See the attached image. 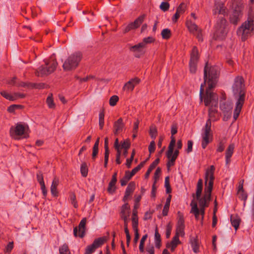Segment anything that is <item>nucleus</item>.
<instances>
[{
	"mask_svg": "<svg viewBox=\"0 0 254 254\" xmlns=\"http://www.w3.org/2000/svg\"><path fill=\"white\" fill-rule=\"evenodd\" d=\"M215 167L213 165H211L209 168L206 170L205 175V184L204 194L202 197H199L196 198L198 201V207L197 204L194 200H192L190 204L191 209L190 213L194 215L196 220H198L199 215L201 216V222L204 219L205 214V209L209 205V202L211 199V194L213 189V181L214 180V173Z\"/></svg>",
	"mask_w": 254,
	"mask_h": 254,
	"instance_id": "nucleus-1",
	"label": "nucleus"
},
{
	"mask_svg": "<svg viewBox=\"0 0 254 254\" xmlns=\"http://www.w3.org/2000/svg\"><path fill=\"white\" fill-rule=\"evenodd\" d=\"M218 77L217 68L216 67H208L207 65H206L204 68V83H206L208 85L204 99L206 106H210L212 104H217L218 98L216 94L211 91V90L216 86Z\"/></svg>",
	"mask_w": 254,
	"mask_h": 254,
	"instance_id": "nucleus-2",
	"label": "nucleus"
},
{
	"mask_svg": "<svg viewBox=\"0 0 254 254\" xmlns=\"http://www.w3.org/2000/svg\"><path fill=\"white\" fill-rule=\"evenodd\" d=\"M232 90L234 95L239 96L233 115L234 121H236L239 116L245 101V84L242 76H238L235 77Z\"/></svg>",
	"mask_w": 254,
	"mask_h": 254,
	"instance_id": "nucleus-3",
	"label": "nucleus"
},
{
	"mask_svg": "<svg viewBox=\"0 0 254 254\" xmlns=\"http://www.w3.org/2000/svg\"><path fill=\"white\" fill-rule=\"evenodd\" d=\"M83 58V54L79 51L75 52L64 60L63 67L64 71H72L79 65Z\"/></svg>",
	"mask_w": 254,
	"mask_h": 254,
	"instance_id": "nucleus-4",
	"label": "nucleus"
},
{
	"mask_svg": "<svg viewBox=\"0 0 254 254\" xmlns=\"http://www.w3.org/2000/svg\"><path fill=\"white\" fill-rule=\"evenodd\" d=\"M28 126L22 123H18L16 124L15 127H10L9 134L10 136L15 139H20L21 137L26 138L28 136Z\"/></svg>",
	"mask_w": 254,
	"mask_h": 254,
	"instance_id": "nucleus-5",
	"label": "nucleus"
},
{
	"mask_svg": "<svg viewBox=\"0 0 254 254\" xmlns=\"http://www.w3.org/2000/svg\"><path fill=\"white\" fill-rule=\"evenodd\" d=\"M58 63L56 60L45 61V65L40 66L36 71L38 76L48 75L53 72L56 69Z\"/></svg>",
	"mask_w": 254,
	"mask_h": 254,
	"instance_id": "nucleus-6",
	"label": "nucleus"
},
{
	"mask_svg": "<svg viewBox=\"0 0 254 254\" xmlns=\"http://www.w3.org/2000/svg\"><path fill=\"white\" fill-rule=\"evenodd\" d=\"M211 121L210 119H208L206 122L205 127L203 129V132L201 134V145L203 149H205L207 145L212 141L213 135L211 131Z\"/></svg>",
	"mask_w": 254,
	"mask_h": 254,
	"instance_id": "nucleus-7",
	"label": "nucleus"
},
{
	"mask_svg": "<svg viewBox=\"0 0 254 254\" xmlns=\"http://www.w3.org/2000/svg\"><path fill=\"white\" fill-rule=\"evenodd\" d=\"M253 20L252 19H248L245 21L241 26L238 29L237 34L241 36L243 41L246 40L247 37L251 32L253 30Z\"/></svg>",
	"mask_w": 254,
	"mask_h": 254,
	"instance_id": "nucleus-8",
	"label": "nucleus"
},
{
	"mask_svg": "<svg viewBox=\"0 0 254 254\" xmlns=\"http://www.w3.org/2000/svg\"><path fill=\"white\" fill-rule=\"evenodd\" d=\"M227 21L225 19H219L215 26V35L219 39H223L227 34Z\"/></svg>",
	"mask_w": 254,
	"mask_h": 254,
	"instance_id": "nucleus-9",
	"label": "nucleus"
},
{
	"mask_svg": "<svg viewBox=\"0 0 254 254\" xmlns=\"http://www.w3.org/2000/svg\"><path fill=\"white\" fill-rule=\"evenodd\" d=\"M243 9V4L240 3L235 7L234 10L230 16V20L232 23L234 24H237L242 16Z\"/></svg>",
	"mask_w": 254,
	"mask_h": 254,
	"instance_id": "nucleus-10",
	"label": "nucleus"
},
{
	"mask_svg": "<svg viewBox=\"0 0 254 254\" xmlns=\"http://www.w3.org/2000/svg\"><path fill=\"white\" fill-rule=\"evenodd\" d=\"M178 222L176 230V236L183 237L185 235V221L184 215L180 211L178 212Z\"/></svg>",
	"mask_w": 254,
	"mask_h": 254,
	"instance_id": "nucleus-11",
	"label": "nucleus"
},
{
	"mask_svg": "<svg viewBox=\"0 0 254 254\" xmlns=\"http://www.w3.org/2000/svg\"><path fill=\"white\" fill-rule=\"evenodd\" d=\"M186 24L189 31L195 35L199 41H202L201 30L191 21H188Z\"/></svg>",
	"mask_w": 254,
	"mask_h": 254,
	"instance_id": "nucleus-12",
	"label": "nucleus"
},
{
	"mask_svg": "<svg viewBox=\"0 0 254 254\" xmlns=\"http://www.w3.org/2000/svg\"><path fill=\"white\" fill-rule=\"evenodd\" d=\"M86 223V219L83 218L80 222L78 227H76L73 229V234L75 237H79L83 238L85 233V225Z\"/></svg>",
	"mask_w": 254,
	"mask_h": 254,
	"instance_id": "nucleus-13",
	"label": "nucleus"
},
{
	"mask_svg": "<svg viewBox=\"0 0 254 254\" xmlns=\"http://www.w3.org/2000/svg\"><path fill=\"white\" fill-rule=\"evenodd\" d=\"M144 17V15L139 16L134 20V22L129 23L126 27L124 29V32L127 33L130 30L137 28L143 22Z\"/></svg>",
	"mask_w": 254,
	"mask_h": 254,
	"instance_id": "nucleus-14",
	"label": "nucleus"
},
{
	"mask_svg": "<svg viewBox=\"0 0 254 254\" xmlns=\"http://www.w3.org/2000/svg\"><path fill=\"white\" fill-rule=\"evenodd\" d=\"M145 48V46L141 42L134 46H131L129 48V50L135 53V57H139L140 54H144V49Z\"/></svg>",
	"mask_w": 254,
	"mask_h": 254,
	"instance_id": "nucleus-15",
	"label": "nucleus"
},
{
	"mask_svg": "<svg viewBox=\"0 0 254 254\" xmlns=\"http://www.w3.org/2000/svg\"><path fill=\"white\" fill-rule=\"evenodd\" d=\"M140 81V80L137 77L131 78L124 85L123 90L127 92L132 91L134 86L139 84Z\"/></svg>",
	"mask_w": 254,
	"mask_h": 254,
	"instance_id": "nucleus-16",
	"label": "nucleus"
},
{
	"mask_svg": "<svg viewBox=\"0 0 254 254\" xmlns=\"http://www.w3.org/2000/svg\"><path fill=\"white\" fill-rule=\"evenodd\" d=\"M175 143L176 139L174 137H172V140H171L168 146V150L166 152V156L168 158V159H171V160L175 162L177 158L178 157L177 156H175L173 154L174 147L175 146Z\"/></svg>",
	"mask_w": 254,
	"mask_h": 254,
	"instance_id": "nucleus-17",
	"label": "nucleus"
},
{
	"mask_svg": "<svg viewBox=\"0 0 254 254\" xmlns=\"http://www.w3.org/2000/svg\"><path fill=\"white\" fill-rule=\"evenodd\" d=\"M135 184L134 182H131L128 185L125 191V195L123 198V201L126 202L128 197L133 193L135 190Z\"/></svg>",
	"mask_w": 254,
	"mask_h": 254,
	"instance_id": "nucleus-18",
	"label": "nucleus"
},
{
	"mask_svg": "<svg viewBox=\"0 0 254 254\" xmlns=\"http://www.w3.org/2000/svg\"><path fill=\"white\" fill-rule=\"evenodd\" d=\"M124 128V124L122 118L119 119L114 125V133L117 135L121 133Z\"/></svg>",
	"mask_w": 254,
	"mask_h": 254,
	"instance_id": "nucleus-19",
	"label": "nucleus"
},
{
	"mask_svg": "<svg viewBox=\"0 0 254 254\" xmlns=\"http://www.w3.org/2000/svg\"><path fill=\"white\" fill-rule=\"evenodd\" d=\"M235 148V144L234 143L230 144L227 148L225 152L226 164L228 165L231 161Z\"/></svg>",
	"mask_w": 254,
	"mask_h": 254,
	"instance_id": "nucleus-20",
	"label": "nucleus"
},
{
	"mask_svg": "<svg viewBox=\"0 0 254 254\" xmlns=\"http://www.w3.org/2000/svg\"><path fill=\"white\" fill-rule=\"evenodd\" d=\"M215 8L213 9V13H222L224 12V3L220 0H215L214 2Z\"/></svg>",
	"mask_w": 254,
	"mask_h": 254,
	"instance_id": "nucleus-21",
	"label": "nucleus"
},
{
	"mask_svg": "<svg viewBox=\"0 0 254 254\" xmlns=\"http://www.w3.org/2000/svg\"><path fill=\"white\" fill-rule=\"evenodd\" d=\"M59 184V180L57 178H54L53 180L51 186V192L54 196H57L58 195V191L57 190V187Z\"/></svg>",
	"mask_w": 254,
	"mask_h": 254,
	"instance_id": "nucleus-22",
	"label": "nucleus"
},
{
	"mask_svg": "<svg viewBox=\"0 0 254 254\" xmlns=\"http://www.w3.org/2000/svg\"><path fill=\"white\" fill-rule=\"evenodd\" d=\"M16 86L23 87L35 88H41L43 87V85H42V84H37L31 83H25L24 82H17Z\"/></svg>",
	"mask_w": 254,
	"mask_h": 254,
	"instance_id": "nucleus-23",
	"label": "nucleus"
},
{
	"mask_svg": "<svg viewBox=\"0 0 254 254\" xmlns=\"http://www.w3.org/2000/svg\"><path fill=\"white\" fill-rule=\"evenodd\" d=\"M130 207L127 203H126L121 208V217H123L125 216H128L129 215L130 213Z\"/></svg>",
	"mask_w": 254,
	"mask_h": 254,
	"instance_id": "nucleus-24",
	"label": "nucleus"
},
{
	"mask_svg": "<svg viewBox=\"0 0 254 254\" xmlns=\"http://www.w3.org/2000/svg\"><path fill=\"white\" fill-rule=\"evenodd\" d=\"M160 159L159 158L156 159L150 165L149 167L148 170L146 172L145 174V179H147L150 174V173L152 172V171L156 167V166L159 163Z\"/></svg>",
	"mask_w": 254,
	"mask_h": 254,
	"instance_id": "nucleus-25",
	"label": "nucleus"
},
{
	"mask_svg": "<svg viewBox=\"0 0 254 254\" xmlns=\"http://www.w3.org/2000/svg\"><path fill=\"white\" fill-rule=\"evenodd\" d=\"M199 59L198 51L197 48L194 46L193 47L191 54L190 61L197 62Z\"/></svg>",
	"mask_w": 254,
	"mask_h": 254,
	"instance_id": "nucleus-26",
	"label": "nucleus"
},
{
	"mask_svg": "<svg viewBox=\"0 0 254 254\" xmlns=\"http://www.w3.org/2000/svg\"><path fill=\"white\" fill-rule=\"evenodd\" d=\"M231 222L232 226L235 228V230H237L240 225V219L237 216H231Z\"/></svg>",
	"mask_w": 254,
	"mask_h": 254,
	"instance_id": "nucleus-27",
	"label": "nucleus"
},
{
	"mask_svg": "<svg viewBox=\"0 0 254 254\" xmlns=\"http://www.w3.org/2000/svg\"><path fill=\"white\" fill-rule=\"evenodd\" d=\"M171 195H169L168 198L166 199L165 204L164 206L163 211H162V214L163 216H167L168 213L169 206L171 202Z\"/></svg>",
	"mask_w": 254,
	"mask_h": 254,
	"instance_id": "nucleus-28",
	"label": "nucleus"
},
{
	"mask_svg": "<svg viewBox=\"0 0 254 254\" xmlns=\"http://www.w3.org/2000/svg\"><path fill=\"white\" fill-rule=\"evenodd\" d=\"M154 239L156 247L157 248H159L161 246V236L158 232V229L157 227L156 228L155 231Z\"/></svg>",
	"mask_w": 254,
	"mask_h": 254,
	"instance_id": "nucleus-29",
	"label": "nucleus"
},
{
	"mask_svg": "<svg viewBox=\"0 0 254 254\" xmlns=\"http://www.w3.org/2000/svg\"><path fill=\"white\" fill-rule=\"evenodd\" d=\"M217 104H212L211 105V107L209 109V117L210 120L211 119H213V118L215 117V115L217 112Z\"/></svg>",
	"mask_w": 254,
	"mask_h": 254,
	"instance_id": "nucleus-30",
	"label": "nucleus"
},
{
	"mask_svg": "<svg viewBox=\"0 0 254 254\" xmlns=\"http://www.w3.org/2000/svg\"><path fill=\"white\" fill-rule=\"evenodd\" d=\"M202 180L199 179L197 182L196 190V197L198 198L201 196L202 190Z\"/></svg>",
	"mask_w": 254,
	"mask_h": 254,
	"instance_id": "nucleus-31",
	"label": "nucleus"
},
{
	"mask_svg": "<svg viewBox=\"0 0 254 254\" xmlns=\"http://www.w3.org/2000/svg\"><path fill=\"white\" fill-rule=\"evenodd\" d=\"M117 181L111 179L108 188V191L110 193H113L116 190L115 185Z\"/></svg>",
	"mask_w": 254,
	"mask_h": 254,
	"instance_id": "nucleus-32",
	"label": "nucleus"
},
{
	"mask_svg": "<svg viewBox=\"0 0 254 254\" xmlns=\"http://www.w3.org/2000/svg\"><path fill=\"white\" fill-rule=\"evenodd\" d=\"M105 238L100 237L95 239L92 243L96 249L101 247L105 242Z\"/></svg>",
	"mask_w": 254,
	"mask_h": 254,
	"instance_id": "nucleus-33",
	"label": "nucleus"
},
{
	"mask_svg": "<svg viewBox=\"0 0 254 254\" xmlns=\"http://www.w3.org/2000/svg\"><path fill=\"white\" fill-rule=\"evenodd\" d=\"M179 237L175 235L173 237V238L171 241V250L172 251H174L175 250V249L176 248V247L177 246V245L181 243L179 240Z\"/></svg>",
	"mask_w": 254,
	"mask_h": 254,
	"instance_id": "nucleus-34",
	"label": "nucleus"
},
{
	"mask_svg": "<svg viewBox=\"0 0 254 254\" xmlns=\"http://www.w3.org/2000/svg\"><path fill=\"white\" fill-rule=\"evenodd\" d=\"M60 254H70V252L67 245L64 244L59 248Z\"/></svg>",
	"mask_w": 254,
	"mask_h": 254,
	"instance_id": "nucleus-35",
	"label": "nucleus"
},
{
	"mask_svg": "<svg viewBox=\"0 0 254 254\" xmlns=\"http://www.w3.org/2000/svg\"><path fill=\"white\" fill-rule=\"evenodd\" d=\"M171 35V32L170 29L168 28H165L163 29L161 32V36L162 38L164 39H168L170 38Z\"/></svg>",
	"mask_w": 254,
	"mask_h": 254,
	"instance_id": "nucleus-36",
	"label": "nucleus"
},
{
	"mask_svg": "<svg viewBox=\"0 0 254 254\" xmlns=\"http://www.w3.org/2000/svg\"><path fill=\"white\" fill-rule=\"evenodd\" d=\"M0 94L4 98L9 101H14L13 94H10L5 91H2L0 92Z\"/></svg>",
	"mask_w": 254,
	"mask_h": 254,
	"instance_id": "nucleus-37",
	"label": "nucleus"
},
{
	"mask_svg": "<svg viewBox=\"0 0 254 254\" xmlns=\"http://www.w3.org/2000/svg\"><path fill=\"white\" fill-rule=\"evenodd\" d=\"M225 143L226 141L225 140L220 141L217 144L216 151L217 152H222L223 151L225 148Z\"/></svg>",
	"mask_w": 254,
	"mask_h": 254,
	"instance_id": "nucleus-38",
	"label": "nucleus"
},
{
	"mask_svg": "<svg viewBox=\"0 0 254 254\" xmlns=\"http://www.w3.org/2000/svg\"><path fill=\"white\" fill-rule=\"evenodd\" d=\"M69 199L71 203L73 205L74 208H77L78 204L76 201V196L74 193H71L69 196Z\"/></svg>",
	"mask_w": 254,
	"mask_h": 254,
	"instance_id": "nucleus-39",
	"label": "nucleus"
},
{
	"mask_svg": "<svg viewBox=\"0 0 254 254\" xmlns=\"http://www.w3.org/2000/svg\"><path fill=\"white\" fill-rule=\"evenodd\" d=\"M155 41V39L151 36H149L146 38H143L142 41L141 42L144 46L146 47V45L149 44H151L153 43Z\"/></svg>",
	"mask_w": 254,
	"mask_h": 254,
	"instance_id": "nucleus-40",
	"label": "nucleus"
},
{
	"mask_svg": "<svg viewBox=\"0 0 254 254\" xmlns=\"http://www.w3.org/2000/svg\"><path fill=\"white\" fill-rule=\"evenodd\" d=\"M147 235L145 234L142 237L139 244V249L140 252L143 253L144 252V244L147 238Z\"/></svg>",
	"mask_w": 254,
	"mask_h": 254,
	"instance_id": "nucleus-41",
	"label": "nucleus"
},
{
	"mask_svg": "<svg viewBox=\"0 0 254 254\" xmlns=\"http://www.w3.org/2000/svg\"><path fill=\"white\" fill-rule=\"evenodd\" d=\"M135 154V151L134 150H133L132 151V153H131V156H130V158H128L126 160V165L127 167L128 168H130L131 164V163H132V161L133 160Z\"/></svg>",
	"mask_w": 254,
	"mask_h": 254,
	"instance_id": "nucleus-42",
	"label": "nucleus"
},
{
	"mask_svg": "<svg viewBox=\"0 0 254 254\" xmlns=\"http://www.w3.org/2000/svg\"><path fill=\"white\" fill-rule=\"evenodd\" d=\"M80 172L83 177H86L88 174V169L86 163H82L81 168Z\"/></svg>",
	"mask_w": 254,
	"mask_h": 254,
	"instance_id": "nucleus-43",
	"label": "nucleus"
},
{
	"mask_svg": "<svg viewBox=\"0 0 254 254\" xmlns=\"http://www.w3.org/2000/svg\"><path fill=\"white\" fill-rule=\"evenodd\" d=\"M20 105H12L7 108V111L9 113H13L15 110L22 108Z\"/></svg>",
	"mask_w": 254,
	"mask_h": 254,
	"instance_id": "nucleus-44",
	"label": "nucleus"
},
{
	"mask_svg": "<svg viewBox=\"0 0 254 254\" xmlns=\"http://www.w3.org/2000/svg\"><path fill=\"white\" fill-rule=\"evenodd\" d=\"M220 108L224 113H228L232 110V107L231 105H228V104H223L220 106Z\"/></svg>",
	"mask_w": 254,
	"mask_h": 254,
	"instance_id": "nucleus-45",
	"label": "nucleus"
},
{
	"mask_svg": "<svg viewBox=\"0 0 254 254\" xmlns=\"http://www.w3.org/2000/svg\"><path fill=\"white\" fill-rule=\"evenodd\" d=\"M165 187L166 189V193H169L171 192V188L169 183V177H166L165 180Z\"/></svg>",
	"mask_w": 254,
	"mask_h": 254,
	"instance_id": "nucleus-46",
	"label": "nucleus"
},
{
	"mask_svg": "<svg viewBox=\"0 0 254 254\" xmlns=\"http://www.w3.org/2000/svg\"><path fill=\"white\" fill-rule=\"evenodd\" d=\"M197 62L190 61V71L194 73L196 70V65Z\"/></svg>",
	"mask_w": 254,
	"mask_h": 254,
	"instance_id": "nucleus-47",
	"label": "nucleus"
},
{
	"mask_svg": "<svg viewBox=\"0 0 254 254\" xmlns=\"http://www.w3.org/2000/svg\"><path fill=\"white\" fill-rule=\"evenodd\" d=\"M131 221H132V228H133V230H138V217H132Z\"/></svg>",
	"mask_w": 254,
	"mask_h": 254,
	"instance_id": "nucleus-48",
	"label": "nucleus"
},
{
	"mask_svg": "<svg viewBox=\"0 0 254 254\" xmlns=\"http://www.w3.org/2000/svg\"><path fill=\"white\" fill-rule=\"evenodd\" d=\"M119 100V97L116 95H114L112 96L109 100L110 105L111 106H114L116 105L117 102Z\"/></svg>",
	"mask_w": 254,
	"mask_h": 254,
	"instance_id": "nucleus-49",
	"label": "nucleus"
},
{
	"mask_svg": "<svg viewBox=\"0 0 254 254\" xmlns=\"http://www.w3.org/2000/svg\"><path fill=\"white\" fill-rule=\"evenodd\" d=\"M96 249L95 247L93 245V244L87 247L86 249V254H91L93 253L95 250Z\"/></svg>",
	"mask_w": 254,
	"mask_h": 254,
	"instance_id": "nucleus-50",
	"label": "nucleus"
},
{
	"mask_svg": "<svg viewBox=\"0 0 254 254\" xmlns=\"http://www.w3.org/2000/svg\"><path fill=\"white\" fill-rule=\"evenodd\" d=\"M157 134V129L155 127H151L150 128V135L151 137L154 139L156 137Z\"/></svg>",
	"mask_w": 254,
	"mask_h": 254,
	"instance_id": "nucleus-51",
	"label": "nucleus"
},
{
	"mask_svg": "<svg viewBox=\"0 0 254 254\" xmlns=\"http://www.w3.org/2000/svg\"><path fill=\"white\" fill-rule=\"evenodd\" d=\"M121 148L122 149H128L130 147V143L129 140H125L123 142H121Z\"/></svg>",
	"mask_w": 254,
	"mask_h": 254,
	"instance_id": "nucleus-52",
	"label": "nucleus"
},
{
	"mask_svg": "<svg viewBox=\"0 0 254 254\" xmlns=\"http://www.w3.org/2000/svg\"><path fill=\"white\" fill-rule=\"evenodd\" d=\"M47 103L48 107L50 108H55V104L54 103L53 98L51 96H48L47 99Z\"/></svg>",
	"mask_w": 254,
	"mask_h": 254,
	"instance_id": "nucleus-53",
	"label": "nucleus"
},
{
	"mask_svg": "<svg viewBox=\"0 0 254 254\" xmlns=\"http://www.w3.org/2000/svg\"><path fill=\"white\" fill-rule=\"evenodd\" d=\"M169 6L170 5L168 2H162L160 5V8L163 11H166L168 10Z\"/></svg>",
	"mask_w": 254,
	"mask_h": 254,
	"instance_id": "nucleus-54",
	"label": "nucleus"
},
{
	"mask_svg": "<svg viewBox=\"0 0 254 254\" xmlns=\"http://www.w3.org/2000/svg\"><path fill=\"white\" fill-rule=\"evenodd\" d=\"M172 229V226L171 223H168L166 226V236L167 238H169L170 237Z\"/></svg>",
	"mask_w": 254,
	"mask_h": 254,
	"instance_id": "nucleus-55",
	"label": "nucleus"
},
{
	"mask_svg": "<svg viewBox=\"0 0 254 254\" xmlns=\"http://www.w3.org/2000/svg\"><path fill=\"white\" fill-rule=\"evenodd\" d=\"M160 173H161V169L160 168H157L155 172L154 176V184L156 183V182L159 180Z\"/></svg>",
	"mask_w": 254,
	"mask_h": 254,
	"instance_id": "nucleus-56",
	"label": "nucleus"
},
{
	"mask_svg": "<svg viewBox=\"0 0 254 254\" xmlns=\"http://www.w3.org/2000/svg\"><path fill=\"white\" fill-rule=\"evenodd\" d=\"M178 131V127L176 124H173L171 126V139H172V137H174V135H175L176 133H177ZM172 139H171V140Z\"/></svg>",
	"mask_w": 254,
	"mask_h": 254,
	"instance_id": "nucleus-57",
	"label": "nucleus"
},
{
	"mask_svg": "<svg viewBox=\"0 0 254 254\" xmlns=\"http://www.w3.org/2000/svg\"><path fill=\"white\" fill-rule=\"evenodd\" d=\"M13 248V242H9L8 244V245H7V246L6 247L5 249L4 250V252L9 253L11 252V251H12Z\"/></svg>",
	"mask_w": 254,
	"mask_h": 254,
	"instance_id": "nucleus-58",
	"label": "nucleus"
},
{
	"mask_svg": "<svg viewBox=\"0 0 254 254\" xmlns=\"http://www.w3.org/2000/svg\"><path fill=\"white\" fill-rule=\"evenodd\" d=\"M13 94V99L14 101L18 99L24 98L25 97V94L20 93H14Z\"/></svg>",
	"mask_w": 254,
	"mask_h": 254,
	"instance_id": "nucleus-59",
	"label": "nucleus"
},
{
	"mask_svg": "<svg viewBox=\"0 0 254 254\" xmlns=\"http://www.w3.org/2000/svg\"><path fill=\"white\" fill-rule=\"evenodd\" d=\"M186 6L184 3H182L180 4L178 7L177 9V11L178 13H180V14H182L185 10Z\"/></svg>",
	"mask_w": 254,
	"mask_h": 254,
	"instance_id": "nucleus-60",
	"label": "nucleus"
},
{
	"mask_svg": "<svg viewBox=\"0 0 254 254\" xmlns=\"http://www.w3.org/2000/svg\"><path fill=\"white\" fill-rule=\"evenodd\" d=\"M155 149V142L154 140L151 141L148 147V150L150 153H152Z\"/></svg>",
	"mask_w": 254,
	"mask_h": 254,
	"instance_id": "nucleus-61",
	"label": "nucleus"
},
{
	"mask_svg": "<svg viewBox=\"0 0 254 254\" xmlns=\"http://www.w3.org/2000/svg\"><path fill=\"white\" fill-rule=\"evenodd\" d=\"M37 179L40 185L42 184V183H44L43 174L41 172H39L37 174Z\"/></svg>",
	"mask_w": 254,
	"mask_h": 254,
	"instance_id": "nucleus-62",
	"label": "nucleus"
},
{
	"mask_svg": "<svg viewBox=\"0 0 254 254\" xmlns=\"http://www.w3.org/2000/svg\"><path fill=\"white\" fill-rule=\"evenodd\" d=\"M117 151L116 154V161L118 164H120L121 163V161L120 160V157L121 155V149H116Z\"/></svg>",
	"mask_w": 254,
	"mask_h": 254,
	"instance_id": "nucleus-63",
	"label": "nucleus"
},
{
	"mask_svg": "<svg viewBox=\"0 0 254 254\" xmlns=\"http://www.w3.org/2000/svg\"><path fill=\"white\" fill-rule=\"evenodd\" d=\"M192 145H193V142L191 140H188L187 143V152L190 153L192 150Z\"/></svg>",
	"mask_w": 254,
	"mask_h": 254,
	"instance_id": "nucleus-64",
	"label": "nucleus"
}]
</instances>
